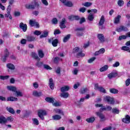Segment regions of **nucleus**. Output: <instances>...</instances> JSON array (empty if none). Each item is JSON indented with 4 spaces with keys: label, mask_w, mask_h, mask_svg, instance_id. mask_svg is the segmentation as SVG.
Here are the masks:
<instances>
[{
    "label": "nucleus",
    "mask_w": 130,
    "mask_h": 130,
    "mask_svg": "<svg viewBox=\"0 0 130 130\" xmlns=\"http://www.w3.org/2000/svg\"><path fill=\"white\" fill-rule=\"evenodd\" d=\"M19 27L23 31V32H26L27 31V24H24L23 22L20 23Z\"/></svg>",
    "instance_id": "f8f14e48"
},
{
    "label": "nucleus",
    "mask_w": 130,
    "mask_h": 130,
    "mask_svg": "<svg viewBox=\"0 0 130 130\" xmlns=\"http://www.w3.org/2000/svg\"><path fill=\"white\" fill-rule=\"evenodd\" d=\"M87 91H88V88H83L80 90V93H81V94H85V93H87Z\"/></svg>",
    "instance_id": "de8ad7c7"
},
{
    "label": "nucleus",
    "mask_w": 130,
    "mask_h": 130,
    "mask_svg": "<svg viewBox=\"0 0 130 130\" xmlns=\"http://www.w3.org/2000/svg\"><path fill=\"white\" fill-rule=\"evenodd\" d=\"M117 72H112L108 75V77L109 78V79H112L113 78H115V77H117Z\"/></svg>",
    "instance_id": "ddd939ff"
},
{
    "label": "nucleus",
    "mask_w": 130,
    "mask_h": 130,
    "mask_svg": "<svg viewBox=\"0 0 130 130\" xmlns=\"http://www.w3.org/2000/svg\"><path fill=\"white\" fill-rule=\"evenodd\" d=\"M26 40L27 42H32L33 41H35L36 40V38L33 36L27 35L26 36Z\"/></svg>",
    "instance_id": "9d476101"
},
{
    "label": "nucleus",
    "mask_w": 130,
    "mask_h": 130,
    "mask_svg": "<svg viewBox=\"0 0 130 130\" xmlns=\"http://www.w3.org/2000/svg\"><path fill=\"white\" fill-rule=\"evenodd\" d=\"M123 122L124 123H130V116L127 115L125 116V118L122 119Z\"/></svg>",
    "instance_id": "2eb2a0df"
},
{
    "label": "nucleus",
    "mask_w": 130,
    "mask_h": 130,
    "mask_svg": "<svg viewBox=\"0 0 130 130\" xmlns=\"http://www.w3.org/2000/svg\"><path fill=\"white\" fill-rule=\"evenodd\" d=\"M54 111L55 113H57L58 114H61V115H63L64 114L63 112H62L60 109H55L54 110Z\"/></svg>",
    "instance_id": "c9c22d12"
},
{
    "label": "nucleus",
    "mask_w": 130,
    "mask_h": 130,
    "mask_svg": "<svg viewBox=\"0 0 130 130\" xmlns=\"http://www.w3.org/2000/svg\"><path fill=\"white\" fill-rule=\"evenodd\" d=\"M85 27H79L76 29V31H78V32H82V31H84Z\"/></svg>",
    "instance_id": "338daca9"
},
{
    "label": "nucleus",
    "mask_w": 130,
    "mask_h": 130,
    "mask_svg": "<svg viewBox=\"0 0 130 130\" xmlns=\"http://www.w3.org/2000/svg\"><path fill=\"white\" fill-rule=\"evenodd\" d=\"M82 6L84 7H89L92 6V3L90 2H85V3L82 4Z\"/></svg>",
    "instance_id": "a18cd8bd"
},
{
    "label": "nucleus",
    "mask_w": 130,
    "mask_h": 130,
    "mask_svg": "<svg viewBox=\"0 0 130 130\" xmlns=\"http://www.w3.org/2000/svg\"><path fill=\"white\" fill-rule=\"evenodd\" d=\"M48 36V31L47 30H44L42 31V34L40 36V38H45Z\"/></svg>",
    "instance_id": "aec40b11"
},
{
    "label": "nucleus",
    "mask_w": 130,
    "mask_h": 130,
    "mask_svg": "<svg viewBox=\"0 0 130 130\" xmlns=\"http://www.w3.org/2000/svg\"><path fill=\"white\" fill-rule=\"evenodd\" d=\"M36 20L34 19V20H29V25L31 26V27H34V26H35V24H36Z\"/></svg>",
    "instance_id": "ea45409f"
},
{
    "label": "nucleus",
    "mask_w": 130,
    "mask_h": 130,
    "mask_svg": "<svg viewBox=\"0 0 130 130\" xmlns=\"http://www.w3.org/2000/svg\"><path fill=\"white\" fill-rule=\"evenodd\" d=\"M31 56L34 58H35V59H37L39 61V60H40V58H39V57H38V55L36 53H32L31 54Z\"/></svg>",
    "instance_id": "58836bf2"
},
{
    "label": "nucleus",
    "mask_w": 130,
    "mask_h": 130,
    "mask_svg": "<svg viewBox=\"0 0 130 130\" xmlns=\"http://www.w3.org/2000/svg\"><path fill=\"white\" fill-rule=\"evenodd\" d=\"M112 113H116V114H118V113H119V110H118L117 109H113Z\"/></svg>",
    "instance_id": "680f3d73"
},
{
    "label": "nucleus",
    "mask_w": 130,
    "mask_h": 130,
    "mask_svg": "<svg viewBox=\"0 0 130 130\" xmlns=\"http://www.w3.org/2000/svg\"><path fill=\"white\" fill-rule=\"evenodd\" d=\"M32 120L33 121L34 124H36V125H38L39 124V121L37 118H32Z\"/></svg>",
    "instance_id": "c03bdc74"
},
{
    "label": "nucleus",
    "mask_w": 130,
    "mask_h": 130,
    "mask_svg": "<svg viewBox=\"0 0 130 130\" xmlns=\"http://www.w3.org/2000/svg\"><path fill=\"white\" fill-rule=\"evenodd\" d=\"M117 4L119 7H122L124 2H123V1L122 0H118Z\"/></svg>",
    "instance_id": "8fccbe9b"
},
{
    "label": "nucleus",
    "mask_w": 130,
    "mask_h": 130,
    "mask_svg": "<svg viewBox=\"0 0 130 130\" xmlns=\"http://www.w3.org/2000/svg\"><path fill=\"white\" fill-rule=\"evenodd\" d=\"M33 95L34 96H36V97H39L42 95V92L35 91L33 92Z\"/></svg>",
    "instance_id": "f704fd0d"
},
{
    "label": "nucleus",
    "mask_w": 130,
    "mask_h": 130,
    "mask_svg": "<svg viewBox=\"0 0 130 130\" xmlns=\"http://www.w3.org/2000/svg\"><path fill=\"white\" fill-rule=\"evenodd\" d=\"M44 115H47V112L45 110H41L38 112V116L42 120L44 119Z\"/></svg>",
    "instance_id": "39448f33"
},
{
    "label": "nucleus",
    "mask_w": 130,
    "mask_h": 130,
    "mask_svg": "<svg viewBox=\"0 0 130 130\" xmlns=\"http://www.w3.org/2000/svg\"><path fill=\"white\" fill-rule=\"evenodd\" d=\"M105 52V49L102 48L99 51H96L94 53V55H100V54H103Z\"/></svg>",
    "instance_id": "6ab92c4d"
},
{
    "label": "nucleus",
    "mask_w": 130,
    "mask_h": 130,
    "mask_svg": "<svg viewBox=\"0 0 130 130\" xmlns=\"http://www.w3.org/2000/svg\"><path fill=\"white\" fill-rule=\"evenodd\" d=\"M105 22V17L104 15L101 16L100 22L99 23V26H103L104 25V23Z\"/></svg>",
    "instance_id": "a211bd4d"
},
{
    "label": "nucleus",
    "mask_w": 130,
    "mask_h": 130,
    "mask_svg": "<svg viewBox=\"0 0 130 130\" xmlns=\"http://www.w3.org/2000/svg\"><path fill=\"white\" fill-rule=\"evenodd\" d=\"M76 35L78 37H81V36H83V35H84V33H83L82 31H77Z\"/></svg>",
    "instance_id": "0e129e2a"
},
{
    "label": "nucleus",
    "mask_w": 130,
    "mask_h": 130,
    "mask_svg": "<svg viewBox=\"0 0 130 130\" xmlns=\"http://www.w3.org/2000/svg\"><path fill=\"white\" fill-rule=\"evenodd\" d=\"M52 118L53 120H59L61 119V116L59 115H54L52 116Z\"/></svg>",
    "instance_id": "cd10ccee"
},
{
    "label": "nucleus",
    "mask_w": 130,
    "mask_h": 130,
    "mask_svg": "<svg viewBox=\"0 0 130 130\" xmlns=\"http://www.w3.org/2000/svg\"><path fill=\"white\" fill-rule=\"evenodd\" d=\"M38 55L41 58H43V57H44V53H43V51H42V50L38 51Z\"/></svg>",
    "instance_id": "37998d69"
},
{
    "label": "nucleus",
    "mask_w": 130,
    "mask_h": 130,
    "mask_svg": "<svg viewBox=\"0 0 130 130\" xmlns=\"http://www.w3.org/2000/svg\"><path fill=\"white\" fill-rule=\"evenodd\" d=\"M122 50H124V51H128V52L130 53V46H123L121 48Z\"/></svg>",
    "instance_id": "e433bc0d"
},
{
    "label": "nucleus",
    "mask_w": 130,
    "mask_h": 130,
    "mask_svg": "<svg viewBox=\"0 0 130 130\" xmlns=\"http://www.w3.org/2000/svg\"><path fill=\"white\" fill-rule=\"evenodd\" d=\"M86 121H87V122H88V123H92V122H94V121H95V118L94 117L88 118L86 119Z\"/></svg>",
    "instance_id": "473e14b6"
},
{
    "label": "nucleus",
    "mask_w": 130,
    "mask_h": 130,
    "mask_svg": "<svg viewBox=\"0 0 130 130\" xmlns=\"http://www.w3.org/2000/svg\"><path fill=\"white\" fill-rule=\"evenodd\" d=\"M10 78L9 76H0V79L1 80H8Z\"/></svg>",
    "instance_id": "6e6d98bb"
},
{
    "label": "nucleus",
    "mask_w": 130,
    "mask_h": 130,
    "mask_svg": "<svg viewBox=\"0 0 130 130\" xmlns=\"http://www.w3.org/2000/svg\"><path fill=\"white\" fill-rule=\"evenodd\" d=\"M94 18L95 17L94 16V14L90 13L87 17V20H88V21H89L90 22H92Z\"/></svg>",
    "instance_id": "393cba45"
},
{
    "label": "nucleus",
    "mask_w": 130,
    "mask_h": 130,
    "mask_svg": "<svg viewBox=\"0 0 130 130\" xmlns=\"http://www.w3.org/2000/svg\"><path fill=\"white\" fill-rule=\"evenodd\" d=\"M120 64V63H119V62L116 61L115 63H114L113 64V68H117V67H119Z\"/></svg>",
    "instance_id": "69168bd1"
},
{
    "label": "nucleus",
    "mask_w": 130,
    "mask_h": 130,
    "mask_svg": "<svg viewBox=\"0 0 130 130\" xmlns=\"http://www.w3.org/2000/svg\"><path fill=\"white\" fill-rule=\"evenodd\" d=\"M126 38H127V36L125 35H122L119 37L118 40L120 41L122 40L123 39H126Z\"/></svg>",
    "instance_id": "3c124183"
},
{
    "label": "nucleus",
    "mask_w": 130,
    "mask_h": 130,
    "mask_svg": "<svg viewBox=\"0 0 130 130\" xmlns=\"http://www.w3.org/2000/svg\"><path fill=\"white\" fill-rule=\"evenodd\" d=\"M60 33H61V31H60V30L59 29H55L54 31V35H57L58 34H60Z\"/></svg>",
    "instance_id": "bf43d9fd"
},
{
    "label": "nucleus",
    "mask_w": 130,
    "mask_h": 130,
    "mask_svg": "<svg viewBox=\"0 0 130 130\" xmlns=\"http://www.w3.org/2000/svg\"><path fill=\"white\" fill-rule=\"evenodd\" d=\"M109 68V67H108V66L105 65L100 69V72H105V71H107V70H108Z\"/></svg>",
    "instance_id": "c756f323"
},
{
    "label": "nucleus",
    "mask_w": 130,
    "mask_h": 130,
    "mask_svg": "<svg viewBox=\"0 0 130 130\" xmlns=\"http://www.w3.org/2000/svg\"><path fill=\"white\" fill-rule=\"evenodd\" d=\"M7 89L9 91H12V92H16L17 91V88L15 86H8Z\"/></svg>",
    "instance_id": "bb28decb"
},
{
    "label": "nucleus",
    "mask_w": 130,
    "mask_h": 130,
    "mask_svg": "<svg viewBox=\"0 0 130 130\" xmlns=\"http://www.w3.org/2000/svg\"><path fill=\"white\" fill-rule=\"evenodd\" d=\"M6 109L7 111H8V112L10 113H11V114H15V111L14 110V109L12 108L11 107H7Z\"/></svg>",
    "instance_id": "7c9ffc66"
},
{
    "label": "nucleus",
    "mask_w": 130,
    "mask_h": 130,
    "mask_svg": "<svg viewBox=\"0 0 130 130\" xmlns=\"http://www.w3.org/2000/svg\"><path fill=\"white\" fill-rule=\"evenodd\" d=\"M34 35H37V36H39V35H41V31L36 30L34 32Z\"/></svg>",
    "instance_id": "13d9d810"
},
{
    "label": "nucleus",
    "mask_w": 130,
    "mask_h": 130,
    "mask_svg": "<svg viewBox=\"0 0 130 130\" xmlns=\"http://www.w3.org/2000/svg\"><path fill=\"white\" fill-rule=\"evenodd\" d=\"M44 68L45 70H52V68H51V67H50L49 66L47 65V64H44L43 65Z\"/></svg>",
    "instance_id": "4d7b16f0"
},
{
    "label": "nucleus",
    "mask_w": 130,
    "mask_h": 130,
    "mask_svg": "<svg viewBox=\"0 0 130 130\" xmlns=\"http://www.w3.org/2000/svg\"><path fill=\"white\" fill-rule=\"evenodd\" d=\"M95 59H96L95 57H92V58L89 59L88 60V63H92V62H93V61H94V60H95Z\"/></svg>",
    "instance_id": "864d4df0"
},
{
    "label": "nucleus",
    "mask_w": 130,
    "mask_h": 130,
    "mask_svg": "<svg viewBox=\"0 0 130 130\" xmlns=\"http://www.w3.org/2000/svg\"><path fill=\"white\" fill-rule=\"evenodd\" d=\"M46 101L47 102H48L49 103H53L54 102V101L53 100V98H46L45 99Z\"/></svg>",
    "instance_id": "4c0bfd02"
},
{
    "label": "nucleus",
    "mask_w": 130,
    "mask_h": 130,
    "mask_svg": "<svg viewBox=\"0 0 130 130\" xmlns=\"http://www.w3.org/2000/svg\"><path fill=\"white\" fill-rule=\"evenodd\" d=\"M6 119L7 122H8V121H10V122L14 121V118H13L12 116L8 117L7 118H6Z\"/></svg>",
    "instance_id": "5fc2aeb1"
},
{
    "label": "nucleus",
    "mask_w": 130,
    "mask_h": 130,
    "mask_svg": "<svg viewBox=\"0 0 130 130\" xmlns=\"http://www.w3.org/2000/svg\"><path fill=\"white\" fill-rule=\"evenodd\" d=\"M6 67L8 69L11 70H14L15 69V65L12 63H8L7 64Z\"/></svg>",
    "instance_id": "5701e85b"
},
{
    "label": "nucleus",
    "mask_w": 130,
    "mask_h": 130,
    "mask_svg": "<svg viewBox=\"0 0 130 130\" xmlns=\"http://www.w3.org/2000/svg\"><path fill=\"white\" fill-rule=\"evenodd\" d=\"M78 73H79V69L77 68H75L73 71V74L77 75H78Z\"/></svg>",
    "instance_id": "052dcab7"
},
{
    "label": "nucleus",
    "mask_w": 130,
    "mask_h": 130,
    "mask_svg": "<svg viewBox=\"0 0 130 130\" xmlns=\"http://www.w3.org/2000/svg\"><path fill=\"white\" fill-rule=\"evenodd\" d=\"M61 3L64 4L67 7H73V3L71 1H67V0H60Z\"/></svg>",
    "instance_id": "9b49d317"
},
{
    "label": "nucleus",
    "mask_w": 130,
    "mask_h": 130,
    "mask_svg": "<svg viewBox=\"0 0 130 130\" xmlns=\"http://www.w3.org/2000/svg\"><path fill=\"white\" fill-rule=\"evenodd\" d=\"M27 40L22 39L20 41V43L21 44H26V43H27Z\"/></svg>",
    "instance_id": "774afa93"
},
{
    "label": "nucleus",
    "mask_w": 130,
    "mask_h": 130,
    "mask_svg": "<svg viewBox=\"0 0 130 130\" xmlns=\"http://www.w3.org/2000/svg\"><path fill=\"white\" fill-rule=\"evenodd\" d=\"M121 18V16L118 15L114 18V24H118L120 21V19Z\"/></svg>",
    "instance_id": "b1692460"
},
{
    "label": "nucleus",
    "mask_w": 130,
    "mask_h": 130,
    "mask_svg": "<svg viewBox=\"0 0 130 130\" xmlns=\"http://www.w3.org/2000/svg\"><path fill=\"white\" fill-rule=\"evenodd\" d=\"M16 93L17 94V97H22L23 96V93H22V92L20 91H16Z\"/></svg>",
    "instance_id": "603ef678"
},
{
    "label": "nucleus",
    "mask_w": 130,
    "mask_h": 130,
    "mask_svg": "<svg viewBox=\"0 0 130 130\" xmlns=\"http://www.w3.org/2000/svg\"><path fill=\"white\" fill-rule=\"evenodd\" d=\"M104 100L105 102H107L108 104H114V99L111 96H105L104 99Z\"/></svg>",
    "instance_id": "f03ea898"
},
{
    "label": "nucleus",
    "mask_w": 130,
    "mask_h": 130,
    "mask_svg": "<svg viewBox=\"0 0 130 130\" xmlns=\"http://www.w3.org/2000/svg\"><path fill=\"white\" fill-rule=\"evenodd\" d=\"M96 115L99 116V118H100L101 121H105L106 120V117H105V115L103 114L102 113L100 112H95Z\"/></svg>",
    "instance_id": "20e7f679"
},
{
    "label": "nucleus",
    "mask_w": 130,
    "mask_h": 130,
    "mask_svg": "<svg viewBox=\"0 0 130 130\" xmlns=\"http://www.w3.org/2000/svg\"><path fill=\"white\" fill-rule=\"evenodd\" d=\"M69 20L71 21H74V20H80V17L76 15H71L69 16Z\"/></svg>",
    "instance_id": "412c9836"
},
{
    "label": "nucleus",
    "mask_w": 130,
    "mask_h": 130,
    "mask_svg": "<svg viewBox=\"0 0 130 130\" xmlns=\"http://www.w3.org/2000/svg\"><path fill=\"white\" fill-rule=\"evenodd\" d=\"M60 97H62V98L67 99L68 98L69 96H70V94H69V92H63L60 94Z\"/></svg>",
    "instance_id": "c85d7f7f"
},
{
    "label": "nucleus",
    "mask_w": 130,
    "mask_h": 130,
    "mask_svg": "<svg viewBox=\"0 0 130 130\" xmlns=\"http://www.w3.org/2000/svg\"><path fill=\"white\" fill-rule=\"evenodd\" d=\"M6 18H9L10 20H12L13 19V17H12V15H11V12L10 11H7V13L5 14Z\"/></svg>",
    "instance_id": "79ce46f5"
},
{
    "label": "nucleus",
    "mask_w": 130,
    "mask_h": 130,
    "mask_svg": "<svg viewBox=\"0 0 130 130\" xmlns=\"http://www.w3.org/2000/svg\"><path fill=\"white\" fill-rule=\"evenodd\" d=\"M9 55H10V52H9L8 49H6L4 50V55L2 57V59L3 61H4V62H6V61L7 60V57H8Z\"/></svg>",
    "instance_id": "423d86ee"
},
{
    "label": "nucleus",
    "mask_w": 130,
    "mask_h": 130,
    "mask_svg": "<svg viewBox=\"0 0 130 130\" xmlns=\"http://www.w3.org/2000/svg\"><path fill=\"white\" fill-rule=\"evenodd\" d=\"M60 90H61V92H62V93L67 92V91H69L70 90V86H65L64 87H61Z\"/></svg>",
    "instance_id": "a878e982"
},
{
    "label": "nucleus",
    "mask_w": 130,
    "mask_h": 130,
    "mask_svg": "<svg viewBox=\"0 0 130 130\" xmlns=\"http://www.w3.org/2000/svg\"><path fill=\"white\" fill-rule=\"evenodd\" d=\"M82 52H83L82 49L80 50V48L78 47L74 48L73 50V53H74V54H76L77 57H84V56H85V54L82 53Z\"/></svg>",
    "instance_id": "f257e3e1"
},
{
    "label": "nucleus",
    "mask_w": 130,
    "mask_h": 130,
    "mask_svg": "<svg viewBox=\"0 0 130 130\" xmlns=\"http://www.w3.org/2000/svg\"><path fill=\"white\" fill-rule=\"evenodd\" d=\"M49 43H52V45L54 47H56L58 44V40L57 39L53 40V38H51L48 40Z\"/></svg>",
    "instance_id": "7ed1b4c3"
},
{
    "label": "nucleus",
    "mask_w": 130,
    "mask_h": 130,
    "mask_svg": "<svg viewBox=\"0 0 130 130\" xmlns=\"http://www.w3.org/2000/svg\"><path fill=\"white\" fill-rule=\"evenodd\" d=\"M66 23H67V20H66V18H62L60 22L59 25V27L61 29H64V28H67V26H66Z\"/></svg>",
    "instance_id": "1a4fd4ad"
},
{
    "label": "nucleus",
    "mask_w": 130,
    "mask_h": 130,
    "mask_svg": "<svg viewBox=\"0 0 130 130\" xmlns=\"http://www.w3.org/2000/svg\"><path fill=\"white\" fill-rule=\"evenodd\" d=\"M110 92L113 94H117V93H118V90L115 88H111L110 89Z\"/></svg>",
    "instance_id": "a19ab883"
},
{
    "label": "nucleus",
    "mask_w": 130,
    "mask_h": 130,
    "mask_svg": "<svg viewBox=\"0 0 130 130\" xmlns=\"http://www.w3.org/2000/svg\"><path fill=\"white\" fill-rule=\"evenodd\" d=\"M7 101H18V98H15L14 96H10L7 98Z\"/></svg>",
    "instance_id": "72a5a7b5"
},
{
    "label": "nucleus",
    "mask_w": 130,
    "mask_h": 130,
    "mask_svg": "<svg viewBox=\"0 0 130 130\" xmlns=\"http://www.w3.org/2000/svg\"><path fill=\"white\" fill-rule=\"evenodd\" d=\"M49 85L50 89L53 90L54 89V83H53V79L50 78L49 80Z\"/></svg>",
    "instance_id": "f3484780"
},
{
    "label": "nucleus",
    "mask_w": 130,
    "mask_h": 130,
    "mask_svg": "<svg viewBox=\"0 0 130 130\" xmlns=\"http://www.w3.org/2000/svg\"><path fill=\"white\" fill-rule=\"evenodd\" d=\"M0 123H1V124H6V123H7V118L3 116H1Z\"/></svg>",
    "instance_id": "4be33fe9"
},
{
    "label": "nucleus",
    "mask_w": 130,
    "mask_h": 130,
    "mask_svg": "<svg viewBox=\"0 0 130 130\" xmlns=\"http://www.w3.org/2000/svg\"><path fill=\"white\" fill-rule=\"evenodd\" d=\"M117 32H121V31H127V28L126 27L121 26L119 27L116 28Z\"/></svg>",
    "instance_id": "dca6fc26"
},
{
    "label": "nucleus",
    "mask_w": 130,
    "mask_h": 130,
    "mask_svg": "<svg viewBox=\"0 0 130 130\" xmlns=\"http://www.w3.org/2000/svg\"><path fill=\"white\" fill-rule=\"evenodd\" d=\"M95 90H98L100 92H101L102 93H106V91L105 90V89L103 88L102 86H98V84H95V87H94Z\"/></svg>",
    "instance_id": "6e6552de"
},
{
    "label": "nucleus",
    "mask_w": 130,
    "mask_h": 130,
    "mask_svg": "<svg viewBox=\"0 0 130 130\" xmlns=\"http://www.w3.org/2000/svg\"><path fill=\"white\" fill-rule=\"evenodd\" d=\"M60 60H62L61 58L58 57H55L54 58V62H55V63H57V62H58V61H60Z\"/></svg>",
    "instance_id": "09e8293b"
},
{
    "label": "nucleus",
    "mask_w": 130,
    "mask_h": 130,
    "mask_svg": "<svg viewBox=\"0 0 130 130\" xmlns=\"http://www.w3.org/2000/svg\"><path fill=\"white\" fill-rule=\"evenodd\" d=\"M58 22V20H57V19L55 18H53L52 20V23L53 24H57Z\"/></svg>",
    "instance_id": "e2e57ef3"
},
{
    "label": "nucleus",
    "mask_w": 130,
    "mask_h": 130,
    "mask_svg": "<svg viewBox=\"0 0 130 130\" xmlns=\"http://www.w3.org/2000/svg\"><path fill=\"white\" fill-rule=\"evenodd\" d=\"M98 10L96 9H91L87 11V13H93V14H97Z\"/></svg>",
    "instance_id": "49530a36"
},
{
    "label": "nucleus",
    "mask_w": 130,
    "mask_h": 130,
    "mask_svg": "<svg viewBox=\"0 0 130 130\" xmlns=\"http://www.w3.org/2000/svg\"><path fill=\"white\" fill-rule=\"evenodd\" d=\"M71 38V34H68L65 36L63 39V42L66 43L69 41V40Z\"/></svg>",
    "instance_id": "2f4dec72"
},
{
    "label": "nucleus",
    "mask_w": 130,
    "mask_h": 130,
    "mask_svg": "<svg viewBox=\"0 0 130 130\" xmlns=\"http://www.w3.org/2000/svg\"><path fill=\"white\" fill-rule=\"evenodd\" d=\"M35 5H36L35 2H34V3H31L28 5L27 4L25 5V8L26 9L34 10V9H35Z\"/></svg>",
    "instance_id": "4468645a"
},
{
    "label": "nucleus",
    "mask_w": 130,
    "mask_h": 130,
    "mask_svg": "<svg viewBox=\"0 0 130 130\" xmlns=\"http://www.w3.org/2000/svg\"><path fill=\"white\" fill-rule=\"evenodd\" d=\"M97 38L100 41L101 43H104L105 42V37L104 35L102 34H99L97 35Z\"/></svg>",
    "instance_id": "0eeeda50"
}]
</instances>
